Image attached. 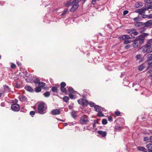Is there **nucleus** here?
<instances>
[{
	"label": "nucleus",
	"mask_w": 152,
	"mask_h": 152,
	"mask_svg": "<svg viewBox=\"0 0 152 152\" xmlns=\"http://www.w3.org/2000/svg\"><path fill=\"white\" fill-rule=\"evenodd\" d=\"M37 108V112L40 114H43L46 112L47 107H45V103L43 102L39 103Z\"/></svg>",
	"instance_id": "obj_1"
},
{
	"label": "nucleus",
	"mask_w": 152,
	"mask_h": 152,
	"mask_svg": "<svg viewBox=\"0 0 152 152\" xmlns=\"http://www.w3.org/2000/svg\"><path fill=\"white\" fill-rule=\"evenodd\" d=\"M89 118L86 115H84L81 117L80 121V123L83 125H86L88 124L89 122Z\"/></svg>",
	"instance_id": "obj_2"
},
{
	"label": "nucleus",
	"mask_w": 152,
	"mask_h": 152,
	"mask_svg": "<svg viewBox=\"0 0 152 152\" xmlns=\"http://www.w3.org/2000/svg\"><path fill=\"white\" fill-rule=\"evenodd\" d=\"M77 102L79 104L83 106H87L88 104V102L87 100L80 98L78 100Z\"/></svg>",
	"instance_id": "obj_3"
},
{
	"label": "nucleus",
	"mask_w": 152,
	"mask_h": 152,
	"mask_svg": "<svg viewBox=\"0 0 152 152\" xmlns=\"http://www.w3.org/2000/svg\"><path fill=\"white\" fill-rule=\"evenodd\" d=\"M60 90L61 91L65 94H66L67 92L66 88L65 87L66 86V83L64 82H62L60 83Z\"/></svg>",
	"instance_id": "obj_4"
},
{
	"label": "nucleus",
	"mask_w": 152,
	"mask_h": 152,
	"mask_svg": "<svg viewBox=\"0 0 152 152\" xmlns=\"http://www.w3.org/2000/svg\"><path fill=\"white\" fill-rule=\"evenodd\" d=\"M11 109L14 111H18L20 109V106L18 104H13L11 106Z\"/></svg>",
	"instance_id": "obj_5"
},
{
	"label": "nucleus",
	"mask_w": 152,
	"mask_h": 152,
	"mask_svg": "<svg viewBox=\"0 0 152 152\" xmlns=\"http://www.w3.org/2000/svg\"><path fill=\"white\" fill-rule=\"evenodd\" d=\"M72 7L70 11V12H75L78 8L79 4H72Z\"/></svg>",
	"instance_id": "obj_6"
},
{
	"label": "nucleus",
	"mask_w": 152,
	"mask_h": 152,
	"mask_svg": "<svg viewBox=\"0 0 152 152\" xmlns=\"http://www.w3.org/2000/svg\"><path fill=\"white\" fill-rule=\"evenodd\" d=\"M94 109L95 111L98 112L100 111H104V108L98 105H96L94 107Z\"/></svg>",
	"instance_id": "obj_7"
},
{
	"label": "nucleus",
	"mask_w": 152,
	"mask_h": 152,
	"mask_svg": "<svg viewBox=\"0 0 152 152\" xmlns=\"http://www.w3.org/2000/svg\"><path fill=\"white\" fill-rule=\"evenodd\" d=\"M145 39L142 37V36L140 35L139 36L135 38L136 41H139V42L140 44H142L144 42Z\"/></svg>",
	"instance_id": "obj_8"
},
{
	"label": "nucleus",
	"mask_w": 152,
	"mask_h": 152,
	"mask_svg": "<svg viewBox=\"0 0 152 152\" xmlns=\"http://www.w3.org/2000/svg\"><path fill=\"white\" fill-rule=\"evenodd\" d=\"M152 20H148L145 22L143 23V25H144L146 27H149L152 25Z\"/></svg>",
	"instance_id": "obj_9"
},
{
	"label": "nucleus",
	"mask_w": 152,
	"mask_h": 152,
	"mask_svg": "<svg viewBox=\"0 0 152 152\" xmlns=\"http://www.w3.org/2000/svg\"><path fill=\"white\" fill-rule=\"evenodd\" d=\"M20 101L23 102H27V98L24 95H20L18 97Z\"/></svg>",
	"instance_id": "obj_10"
},
{
	"label": "nucleus",
	"mask_w": 152,
	"mask_h": 152,
	"mask_svg": "<svg viewBox=\"0 0 152 152\" xmlns=\"http://www.w3.org/2000/svg\"><path fill=\"white\" fill-rule=\"evenodd\" d=\"M51 113L53 115H56L60 114V112L59 110L55 109L52 111Z\"/></svg>",
	"instance_id": "obj_11"
},
{
	"label": "nucleus",
	"mask_w": 152,
	"mask_h": 152,
	"mask_svg": "<svg viewBox=\"0 0 152 152\" xmlns=\"http://www.w3.org/2000/svg\"><path fill=\"white\" fill-rule=\"evenodd\" d=\"M98 133L103 137H105L107 135V133L106 131H99L97 132Z\"/></svg>",
	"instance_id": "obj_12"
},
{
	"label": "nucleus",
	"mask_w": 152,
	"mask_h": 152,
	"mask_svg": "<svg viewBox=\"0 0 152 152\" xmlns=\"http://www.w3.org/2000/svg\"><path fill=\"white\" fill-rule=\"evenodd\" d=\"M147 62H150L152 61V54L149 53L147 56Z\"/></svg>",
	"instance_id": "obj_13"
},
{
	"label": "nucleus",
	"mask_w": 152,
	"mask_h": 152,
	"mask_svg": "<svg viewBox=\"0 0 152 152\" xmlns=\"http://www.w3.org/2000/svg\"><path fill=\"white\" fill-rule=\"evenodd\" d=\"M145 68V63H143L138 66V69L139 71H142Z\"/></svg>",
	"instance_id": "obj_14"
},
{
	"label": "nucleus",
	"mask_w": 152,
	"mask_h": 152,
	"mask_svg": "<svg viewBox=\"0 0 152 152\" xmlns=\"http://www.w3.org/2000/svg\"><path fill=\"white\" fill-rule=\"evenodd\" d=\"M68 91L69 93V94L73 93L75 94L76 91L71 87H67Z\"/></svg>",
	"instance_id": "obj_15"
},
{
	"label": "nucleus",
	"mask_w": 152,
	"mask_h": 152,
	"mask_svg": "<svg viewBox=\"0 0 152 152\" xmlns=\"http://www.w3.org/2000/svg\"><path fill=\"white\" fill-rule=\"evenodd\" d=\"M143 25V22H137L135 23L134 26L136 27H138Z\"/></svg>",
	"instance_id": "obj_16"
},
{
	"label": "nucleus",
	"mask_w": 152,
	"mask_h": 152,
	"mask_svg": "<svg viewBox=\"0 0 152 152\" xmlns=\"http://www.w3.org/2000/svg\"><path fill=\"white\" fill-rule=\"evenodd\" d=\"M143 4L142 2H136L135 4V7L136 8H139L142 6Z\"/></svg>",
	"instance_id": "obj_17"
},
{
	"label": "nucleus",
	"mask_w": 152,
	"mask_h": 152,
	"mask_svg": "<svg viewBox=\"0 0 152 152\" xmlns=\"http://www.w3.org/2000/svg\"><path fill=\"white\" fill-rule=\"evenodd\" d=\"M3 86L4 87V91H4V93L6 91H8L9 92H10V88H9L8 86L5 85H3Z\"/></svg>",
	"instance_id": "obj_18"
},
{
	"label": "nucleus",
	"mask_w": 152,
	"mask_h": 152,
	"mask_svg": "<svg viewBox=\"0 0 152 152\" xmlns=\"http://www.w3.org/2000/svg\"><path fill=\"white\" fill-rule=\"evenodd\" d=\"M51 90L53 92L56 93H58V92L57 87L56 86L52 87Z\"/></svg>",
	"instance_id": "obj_19"
},
{
	"label": "nucleus",
	"mask_w": 152,
	"mask_h": 152,
	"mask_svg": "<svg viewBox=\"0 0 152 152\" xmlns=\"http://www.w3.org/2000/svg\"><path fill=\"white\" fill-rule=\"evenodd\" d=\"M137 41L135 40V39L133 40V43L131 44L132 46H133L135 48L137 47L138 45V43L137 42Z\"/></svg>",
	"instance_id": "obj_20"
},
{
	"label": "nucleus",
	"mask_w": 152,
	"mask_h": 152,
	"mask_svg": "<svg viewBox=\"0 0 152 152\" xmlns=\"http://www.w3.org/2000/svg\"><path fill=\"white\" fill-rule=\"evenodd\" d=\"M135 13H138L139 14L141 15H142V14H144L142 8L137 10L134 11Z\"/></svg>",
	"instance_id": "obj_21"
},
{
	"label": "nucleus",
	"mask_w": 152,
	"mask_h": 152,
	"mask_svg": "<svg viewBox=\"0 0 152 152\" xmlns=\"http://www.w3.org/2000/svg\"><path fill=\"white\" fill-rule=\"evenodd\" d=\"M151 44H150L147 41L146 44L145 45L144 47L145 48H148V49H150L151 48Z\"/></svg>",
	"instance_id": "obj_22"
},
{
	"label": "nucleus",
	"mask_w": 152,
	"mask_h": 152,
	"mask_svg": "<svg viewBox=\"0 0 152 152\" xmlns=\"http://www.w3.org/2000/svg\"><path fill=\"white\" fill-rule=\"evenodd\" d=\"M41 87L39 86L36 87L35 89V91L37 93H39L40 92L41 90Z\"/></svg>",
	"instance_id": "obj_23"
},
{
	"label": "nucleus",
	"mask_w": 152,
	"mask_h": 152,
	"mask_svg": "<svg viewBox=\"0 0 152 152\" xmlns=\"http://www.w3.org/2000/svg\"><path fill=\"white\" fill-rule=\"evenodd\" d=\"M133 20L135 22H137L141 20L142 19L140 16L138 15L137 17L134 18Z\"/></svg>",
	"instance_id": "obj_24"
},
{
	"label": "nucleus",
	"mask_w": 152,
	"mask_h": 152,
	"mask_svg": "<svg viewBox=\"0 0 152 152\" xmlns=\"http://www.w3.org/2000/svg\"><path fill=\"white\" fill-rule=\"evenodd\" d=\"M69 97L67 96H64L63 97V99L64 102H67L69 100Z\"/></svg>",
	"instance_id": "obj_25"
},
{
	"label": "nucleus",
	"mask_w": 152,
	"mask_h": 152,
	"mask_svg": "<svg viewBox=\"0 0 152 152\" xmlns=\"http://www.w3.org/2000/svg\"><path fill=\"white\" fill-rule=\"evenodd\" d=\"M43 95L45 97H48L50 95V92L48 91H46L43 94Z\"/></svg>",
	"instance_id": "obj_26"
},
{
	"label": "nucleus",
	"mask_w": 152,
	"mask_h": 152,
	"mask_svg": "<svg viewBox=\"0 0 152 152\" xmlns=\"http://www.w3.org/2000/svg\"><path fill=\"white\" fill-rule=\"evenodd\" d=\"M72 2L71 0L67 1V2L65 4V6L66 7H68L69 6L72 5Z\"/></svg>",
	"instance_id": "obj_27"
},
{
	"label": "nucleus",
	"mask_w": 152,
	"mask_h": 152,
	"mask_svg": "<svg viewBox=\"0 0 152 152\" xmlns=\"http://www.w3.org/2000/svg\"><path fill=\"white\" fill-rule=\"evenodd\" d=\"M146 148L148 149V150H152V144L150 143L146 145Z\"/></svg>",
	"instance_id": "obj_28"
},
{
	"label": "nucleus",
	"mask_w": 152,
	"mask_h": 152,
	"mask_svg": "<svg viewBox=\"0 0 152 152\" xmlns=\"http://www.w3.org/2000/svg\"><path fill=\"white\" fill-rule=\"evenodd\" d=\"M76 112L74 110H73L71 113V115L72 117L73 118H75L77 116V115L76 114Z\"/></svg>",
	"instance_id": "obj_29"
},
{
	"label": "nucleus",
	"mask_w": 152,
	"mask_h": 152,
	"mask_svg": "<svg viewBox=\"0 0 152 152\" xmlns=\"http://www.w3.org/2000/svg\"><path fill=\"white\" fill-rule=\"evenodd\" d=\"M38 85L39 86L41 87V88H42L43 87L45 86L46 85V84L43 82L40 81V82L38 84Z\"/></svg>",
	"instance_id": "obj_30"
},
{
	"label": "nucleus",
	"mask_w": 152,
	"mask_h": 152,
	"mask_svg": "<svg viewBox=\"0 0 152 152\" xmlns=\"http://www.w3.org/2000/svg\"><path fill=\"white\" fill-rule=\"evenodd\" d=\"M137 149L138 151H144L145 150H146V149H145V148L144 147H141V146L138 147L137 148Z\"/></svg>",
	"instance_id": "obj_31"
},
{
	"label": "nucleus",
	"mask_w": 152,
	"mask_h": 152,
	"mask_svg": "<svg viewBox=\"0 0 152 152\" xmlns=\"http://www.w3.org/2000/svg\"><path fill=\"white\" fill-rule=\"evenodd\" d=\"M102 111H100V112H98V113L97 114V115L99 117L104 116V115L102 113Z\"/></svg>",
	"instance_id": "obj_32"
},
{
	"label": "nucleus",
	"mask_w": 152,
	"mask_h": 152,
	"mask_svg": "<svg viewBox=\"0 0 152 152\" xmlns=\"http://www.w3.org/2000/svg\"><path fill=\"white\" fill-rule=\"evenodd\" d=\"M146 27L144 26L143 27L139 28V29L140 30V31L141 33H142L144 31L146 30V28H145Z\"/></svg>",
	"instance_id": "obj_33"
},
{
	"label": "nucleus",
	"mask_w": 152,
	"mask_h": 152,
	"mask_svg": "<svg viewBox=\"0 0 152 152\" xmlns=\"http://www.w3.org/2000/svg\"><path fill=\"white\" fill-rule=\"evenodd\" d=\"M142 55L141 54H139L137 55L135 57V58L137 60H138L140 59L142 57Z\"/></svg>",
	"instance_id": "obj_34"
},
{
	"label": "nucleus",
	"mask_w": 152,
	"mask_h": 152,
	"mask_svg": "<svg viewBox=\"0 0 152 152\" xmlns=\"http://www.w3.org/2000/svg\"><path fill=\"white\" fill-rule=\"evenodd\" d=\"M125 38L124 35H123L119 36L118 37V39L120 40H126Z\"/></svg>",
	"instance_id": "obj_35"
},
{
	"label": "nucleus",
	"mask_w": 152,
	"mask_h": 152,
	"mask_svg": "<svg viewBox=\"0 0 152 152\" xmlns=\"http://www.w3.org/2000/svg\"><path fill=\"white\" fill-rule=\"evenodd\" d=\"M107 123V120L105 119H103L102 120V124L104 125H105Z\"/></svg>",
	"instance_id": "obj_36"
},
{
	"label": "nucleus",
	"mask_w": 152,
	"mask_h": 152,
	"mask_svg": "<svg viewBox=\"0 0 152 152\" xmlns=\"http://www.w3.org/2000/svg\"><path fill=\"white\" fill-rule=\"evenodd\" d=\"M149 8H150L148 7H146V6H145V7H142V8L144 14L145 13V11L148 10Z\"/></svg>",
	"instance_id": "obj_37"
},
{
	"label": "nucleus",
	"mask_w": 152,
	"mask_h": 152,
	"mask_svg": "<svg viewBox=\"0 0 152 152\" xmlns=\"http://www.w3.org/2000/svg\"><path fill=\"white\" fill-rule=\"evenodd\" d=\"M34 82L36 84H39L40 82V80L38 78H36L34 80Z\"/></svg>",
	"instance_id": "obj_38"
},
{
	"label": "nucleus",
	"mask_w": 152,
	"mask_h": 152,
	"mask_svg": "<svg viewBox=\"0 0 152 152\" xmlns=\"http://www.w3.org/2000/svg\"><path fill=\"white\" fill-rule=\"evenodd\" d=\"M126 31H127V33L128 34H132L133 33V32H132L131 29H126Z\"/></svg>",
	"instance_id": "obj_39"
},
{
	"label": "nucleus",
	"mask_w": 152,
	"mask_h": 152,
	"mask_svg": "<svg viewBox=\"0 0 152 152\" xmlns=\"http://www.w3.org/2000/svg\"><path fill=\"white\" fill-rule=\"evenodd\" d=\"M149 35V34L147 33H143L142 34H141V35L142 36V37H143L144 39V38L146 37Z\"/></svg>",
	"instance_id": "obj_40"
},
{
	"label": "nucleus",
	"mask_w": 152,
	"mask_h": 152,
	"mask_svg": "<svg viewBox=\"0 0 152 152\" xmlns=\"http://www.w3.org/2000/svg\"><path fill=\"white\" fill-rule=\"evenodd\" d=\"M149 35V34L147 33H143L142 34H141V35L142 36V37H143L144 39V38L146 37Z\"/></svg>",
	"instance_id": "obj_41"
},
{
	"label": "nucleus",
	"mask_w": 152,
	"mask_h": 152,
	"mask_svg": "<svg viewBox=\"0 0 152 152\" xmlns=\"http://www.w3.org/2000/svg\"><path fill=\"white\" fill-rule=\"evenodd\" d=\"M132 42V40H125L124 42V44H127L131 42Z\"/></svg>",
	"instance_id": "obj_42"
},
{
	"label": "nucleus",
	"mask_w": 152,
	"mask_h": 152,
	"mask_svg": "<svg viewBox=\"0 0 152 152\" xmlns=\"http://www.w3.org/2000/svg\"><path fill=\"white\" fill-rule=\"evenodd\" d=\"M79 1V0H73L72 2V4H79L78 3Z\"/></svg>",
	"instance_id": "obj_43"
},
{
	"label": "nucleus",
	"mask_w": 152,
	"mask_h": 152,
	"mask_svg": "<svg viewBox=\"0 0 152 152\" xmlns=\"http://www.w3.org/2000/svg\"><path fill=\"white\" fill-rule=\"evenodd\" d=\"M25 77H27V78H26L25 77H24V78L25 79V80L27 82H28V75L27 72L26 71L25 72Z\"/></svg>",
	"instance_id": "obj_44"
},
{
	"label": "nucleus",
	"mask_w": 152,
	"mask_h": 152,
	"mask_svg": "<svg viewBox=\"0 0 152 152\" xmlns=\"http://www.w3.org/2000/svg\"><path fill=\"white\" fill-rule=\"evenodd\" d=\"M68 11V9H64V11H63V13L61 14V16H63L65 14H66V13Z\"/></svg>",
	"instance_id": "obj_45"
},
{
	"label": "nucleus",
	"mask_w": 152,
	"mask_h": 152,
	"mask_svg": "<svg viewBox=\"0 0 152 152\" xmlns=\"http://www.w3.org/2000/svg\"><path fill=\"white\" fill-rule=\"evenodd\" d=\"M148 68H149L150 69L152 67V61L150 62H148Z\"/></svg>",
	"instance_id": "obj_46"
},
{
	"label": "nucleus",
	"mask_w": 152,
	"mask_h": 152,
	"mask_svg": "<svg viewBox=\"0 0 152 152\" xmlns=\"http://www.w3.org/2000/svg\"><path fill=\"white\" fill-rule=\"evenodd\" d=\"M20 85L18 83H15V87L17 88H20Z\"/></svg>",
	"instance_id": "obj_47"
},
{
	"label": "nucleus",
	"mask_w": 152,
	"mask_h": 152,
	"mask_svg": "<svg viewBox=\"0 0 152 152\" xmlns=\"http://www.w3.org/2000/svg\"><path fill=\"white\" fill-rule=\"evenodd\" d=\"M144 1L145 3L151 4L152 2V0H144Z\"/></svg>",
	"instance_id": "obj_48"
},
{
	"label": "nucleus",
	"mask_w": 152,
	"mask_h": 152,
	"mask_svg": "<svg viewBox=\"0 0 152 152\" xmlns=\"http://www.w3.org/2000/svg\"><path fill=\"white\" fill-rule=\"evenodd\" d=\"M150 51V49H148V48H147L146 49V50H142V52L145 53H150V52H149Z\"/></svg>",
	"instance_id": "obj_49"
},
{
	"label": "nucleus",
	"mask_w": 152,
	"mask_h": 152,
	"mask_svg": "<svg viewBox=\"0 0 152 152\" xmlns=\"http://www.w3.org/2000/svg\"><path fill=\"white\" fill-rule=\"evenodd\" d=\"M89 104L90 105V106L91 107H93L95 106V103L92 102H90V103H89Z\"/></svg>",
	"instance_id": "obj_50"
},
{
	"label": "nucleus",
	"mask_w": 152,
	"mask_h": 152,
	"mask_svg": "<svg viewBox=\"0 0 152 152\" xmlns=\"http://www.w3.org/2000/svg\"><path fill=\"white\" fill-rule=\"evenodd\" d=\"M73 93L69 94V95L70 99H75V98L74 97V95L72 94Z\"/></svg>",
	"instance_id": "obj_51"
},
{
	"label": "nucleus",
	"mask_w": 152,
	"mask_h": 152,
	"mask_svg": "<svg viewBox=\"0 0 152 152\" xmlns=\"http://www.w3.org/2000/svg\"><path fill=\"white\" fill-rule=\"evenodd\" d=\"M35 113V112L34 111H32L30 112L29 113L30 115L32 117H33V115H34Z\"/></svg>",
	"instance_id": "obj_52"
},
{
	"label": "nucleus",
	"mask_w": 152,
	"mask_h": 152,
	"mask_svg": "<svg viewBox=\"0 0 152 152\" xmlns=\"http://www.w3.org/2000/svg\"><path fill=\"white\" fill-rule=\"evenodd\" d=\"M132 46L131 45H126L125 47V49L126 50H128Z\"/></svg>",
	"instance_id": "obj_53"
},
{
	"label": "nucleus",
	"mask_w": 152,
	"mask_h": 152,
	"mask_svg": "<svg viewBox=\"0 0 152 152\" xmlns=\"http://www.w3.org/2000/svg\"><path fill=\"white\" fill-rule=\"evenodd\" d=\"M4 96V91H2L0 89V97L2 96Z\"/></svg>",
	"instance_id": "obj_54"
},
{
	"label": "nucleus",
	"mask_w": 152,
	"mask_h": 152,
	"mask_svg": "<svg viewBox=\"0 0 152 152\" xmlns=\"http://www.w3.org/2000/svg\"><path fill=\"white\" fill-rule=\"evenodd\" d=\"M115 113L117 116H119L120 115L121 113L119 111H116Z\"/></svg>",
	"instance_id": "obj_55"
},
{
	"label": "nucleus",
	"mask_w": 152,
	"mask_h": 152,
	"mask_svg": "<svg viewBox=\"0 0 152 152\" xmlns=\"http://www.w3.org/2000/svg\"><path fill=\"white\" fill-rule=\"evenodd\" d=\"M11 67L13 69H14L16 67V65L14 64H12L11 65Z\"/></svg>",
	"instance_id": "obj_56"
},
{
	"label": "nucleus",
	"mask_w": 152,
	"mask_h": 152,
	"mask_svg": "<svg viewBox=\"0 0 152 152\" xmlns=\"http://www.w3.org/2000/svg\"><path fill=\"white\" fill-rule=\"evenodd\" d=\"M149 140V138L148 137H145L143 139V140L145 142H148Z\"/></svg>",
	"instance_id": "obj_57"
},
{
	"label": "nucleus",
	"mask_w": 152,
	"mask_h": 152,
	"mask_svg": "<svg viewBox=\"0 0 152 152\" xmlns=\"http://www.w3.org/2000/svg\"><path fill=\"white\" fill-rule=\"evenodd\" d=\"M29 91L31 92H33L34 91V89L30 86L29 87Z\"/></svg>",
	"instance_id": "obj_58"
},
{
	"label": "nucleus",
	"mask_w": 152,
	"mask_h": 152,
	"mask_svg": "<svg viewBox=\"0 0 152 152\" xmlns=\"http://www.w3.org/2000/svg\"><path fill=\"white\" fill-rule=\"evenodd\" d=\"M108 120L110 122H112L113 121V118L110 116H109L108 117Z\"/></svg>",
	"instance_id": "obj_59"
},
{
	"label": "nucleus",
	"mask_w": 152,
	"mask_h": 152,
	"mask_svg": "<svg viewBox=\"0 0 152 152\" xmlns=\"http://www.w3.org/2000/svg\"><path fill=\"white\" fill-rule=\"evenodd\" d=\"M140 60L139 62V63L142 62L144 60V57H142L140 59Z\"/></svg>",
	"instance_id": "obj_60"
},
{
	"label": "nucleus",
	"mask_w": 152,
	"mask_h": 152,
	"mask_svg": "<svg viewBox=\"0 0 152 152\" xmlns=\"http://www.w3.org/2000/svg\"><path fill=\"white\" fill-rule=\"evenodd\" d=\"M129 13V11L127 10H125L123 11V15H125L126 14H127Z\"/></svg>",
	"instance_id": "obj_61"
},
{
	"label": "nucleus",
	"mask_w": 152,
	"mask_h": 152,
	"mask_svg": "<svg viewBox=\"0 0 152 152\" xmlns=\"http://www.w3.org/2000/svg\"><path fill=\"white\" fill-rule=\"evenodd\" d=\"M126 39H130V35L125 34L124 35Z\"/></svg>",
	"instance_id": "obj_62"
},
{
	"label": "nucleus",
	"mask_w": 152,
	"mask_h": 152,
	"mask_svg": "<svg viewBox=\"0 0 152 152\" xmlns=\"http://www.w3.org/2000/svg\"><path fill=\"white\" fill-rule=\"evenodd\" d=\"M146 16L147 17V18L148 19L152 18V14L147 15Z\"/></svg>",
	"instance_id": "obj_63"
},
{
	"label": "nucleus",
	"mask_w": 152,
	"mask_h": 152,
	"mask_svg": "<svg viewBox=\"0 0 152 152\" xmlns=\"http://www.w3.org/2000/svg\"><path fill=\"white\" fill-rule=\"evenodd\" d=\"M152 72V68L150 69L149 70H148L147 71V73L148 74H151V73Z\"/></svg>",
	"instance_id": "obj_64"
}]
</instances>
